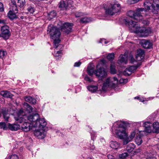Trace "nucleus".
Returning <instances> with one entry per match:
<instances>
[{
	"mask_svg": "<svg viewBox=\"0 0 159 159\" xmlns=\"http://www.w3.org/2000/svg\"><path fill=\"white\" fill-rule=\"evenodd\" d=\"M23 113V111L22 110H20L18 113V115H21L22 116H23V114H22Z\"/></svg>",
	"mask_w": 159,
	"mask_h": 159,
	"instance_id": "obj_53",
	"label": "nucleus"
},
{
	"mask_svg": "<svg viewBox=\"0 0 159 159\" xmlns=\"http://www.w3.org/2000/svg\"><path fill=\"white\" fill-rule=\"evenodd\" d=\"M119 144L116 141H111L110 143V146L113 149H117L119 147Z\"/></svg>",
	"mask_w": 159,
	"mask_h": 159,
	"instance_id": "obj_31",
	"label": "nucleus"
},
{
	"mask_svg": "<svg viewBox=\"0 0 159 159\" xmlns=\"http://www.w3.org/2000/svg\"><path fill=\"white\" fill-rule=\"evenodd\" d=\"M56 16V13L54 11L51 12L49 14V17L51 19H52L55 17Z\"/></svg>",
	"mask_w": 159,
	"mask_h": 159,
	"instance_id": "obj_43",
	"label": "nucleus"
},
{
	"mask_svg": "<svg viewBox=\"0 0 159 159\" xmlns=\"http://www.w3.org/2000/svg\"><path fill=\"white\" fill-rule=\"evenodd\" d=\"M94 75L98 78H102L105 77L107 74L105 69L103 67H100L95 70Z\"/></svg>",
	"mask_w": 159,
	"mask_h": 159,
	"instance_id": "obj_11",
	"label": "nucleus"
},
{
	"mask_svg": "<svg viewBox=\"0 0 159 159\" xmlns=\"http://www.w3.org/2000/svg\"><path fill=\"white\" fill-rule=\"evenodd\" d=\"M1 31L0 37L5 40L8 39L11 35L9 27L7 25L3 26L1 27Z\"/></svg>",
	"mask_w": 159,
	"mask_h": 159,
	"instance_id": "obj_8",
	"label": "nucleus"
},
{
	"mask_svg": "<svg viewBox=\"0 0 159 159\" xmlns=\"http://www.w3.org/2000/svg\"><path fill=\"white\" fill-rule=\"evenodd\" d=\"M154 133H159V122H155L153 124V130Z\"/></svg>",
	"mask_w": 159,
	"mask_h": 159,
	"instance_id": "obj_20",
	"label": "nucleus"
},
{
	"mask_svg": "<svg viewBox=\"0 0 159 159\" xmlns=\"http://www.w3.org/2000/svg\"><path fill=\"white\" fill-rule=\"evenodd\" d=\"M91 21V18L87 17H84L81 18L80 20V22L82 23H86L90 22Z\"/></svg>",
	"mask_w": 159,
	"mask_h": 159,
	"instance_id": "obj_35",
	"label": "nucleus"
},
{
	"mask_svg": "<svg viewBox=\"0 0 159 159\" xmlns=\"http://www.w3.org/2000/svg\"><path fill=\"white\" fill-rule=\"evenodd\" d=\"M4 10L3 5L2 2H0V12L3 11Z\"/></svg>",
	"mask_w": 159,
	"mask_h": 159,
	"instance_id": "obj_48",
	"label": "nucleus"
},
{
	"mask_svg": "<svg viewBox=\"0 0 159 159\" xmlns=\"http://www.w3.org/2000/svg\"><path fill=\"white\" fill-rule=\"evenodd\" d=\"M8 128L11 131H16L20 129V126L17 124H11L9 123Z\"/></svg>",
	"mask_w": 159,
	"mask_h": 159,
	"instance_id": "obj_17",
	"label": "nucleus"
},
{
	"mask_svg": "<svg viewBox=\"0 0 159 159\" xmlns=\"http://www.w3.org/2000/svg\"><path fill=\"white\" fill-rule=\"evenodd\" d=\"M110 71L111 74H114L116 72V67L114 64L111 63L110 66Z\"/></svg>",
	"mask_w": 159,
	"mask_h": 159,
	"instance_id": "obj_34",
	"label": "nucleus"
},
{
	"mask_svg": "<svg viewBox=\"0 0 159 159\" xmlns=\"http://www.w3.org/2000/svg\"><path fill=\"white\" fill-rule=\"evenodd\" d=\"M48 34H49L50 38L53 40L54 48H57L58 46H61V45H58L60 40L59 38L61 35V33L58 29L53 25H48L47 30Z\"/></svg>",
	"mask_w": 159,
	"mask_h": 159,
	"instance_id": "obj_2",
	"label": "nucleus"
},
{
	"mask_svg": "<svg viewBox=\"0 0 159 159\" xmlns=\"http://www.w3.org/2000/svg\"><path fill=\"white\" fill-rule=\"evenodd\" d=\"M25 99L26 101L32 104L35 103L36 102V100L34 98L30 96H25Z\"/></svg>",
	"mask_w": 159,
	"mask_h": 159,
	"instance_id": "obj_23",
	"label": "nucleus"
},
{
	"mask_svg": "<svg viewBox=\"0 0 159 159\" xmlns=\"http://www.w3.org/2000/svg\"><path fill=\"white\" fill-rule=\"evenodd\" d=\"M140 64L138 63L136 66H131L127 68L123 72V75L125 76H129L132 73L134 72L140 66Z\"/></svg>",
	"mask_w": 159,
	"mask_h": 159,
	"instance_id": "obj_9",
	"label": "nucleus"
},
{
	"mask_svg": "<svg viewBox=\"0 0 159 159\" xmlns=\"http://www.w3.org/2000/svg\"><path fill=\"white\" fill-rule=\"evenodd\" d=\"M10 159H18V157L17 155L14 154L11 155Z\"/></svg>",
	"mask_w": 159,
	"mask_h": 159,
	"instance_id": "obj_49",
	"label": "nucleus"
},
{
	"mask_svg": "<svg viewBox=\"0 0 159 159\" xmlns=\"http://www.w3.org/2000/svg\"><path fill=\"white\" fill-rule=\"evenodd\" d=\"M12 5H11V6H13L14 4H15V3H16V2L15 1H12Z\"/></svg>",
	"mask_w": 159,
	"mask_h": 159,
	"instance_id": "obj_59",
	"label": "nucleus"
},
{
	"mask_svg": "<svg viewBox=\"0 0 159 159\" xmlns=\"http://www.w3.org/2000/svg\"><path fill=\"white\" fill-rule=\"evenodd\" d=\"M104 42L105 44H107V42L105 40H104V39H103V40H102V42H101L102 43L103 42Z\"/></svg>",
	"mask_w": 159,
	"mask_h": 159,
	"instance_id": "obj_56",
	"label": "nucleus"
},
{
	"mask_svg": "<svg viewBox=\"0 0 159 159\" xmlns=\"http://www.w3.org/2000/svg\"><path fill=\"white\" fill-rule=\"evenodd\" d=\"M142 45L144 48H149L152 46V44L149 41L144 40L142 42Z\"/></svg>",
	"mask_w": 159,
	"mask_h": 159,
	"instance_id": "obj_18",
	"label": "nucleus"
},
{
	"mask_svg": "<svg viewBox=\"0 0 159 159\" xmlns=\"http://www.w3.org/2000/svg\"><path fill=\"white\" fill-rule=\"evenodd\" d=\"M22 14L23 15H24L23 13H20L18 15V16L20 17V18L21 19H24V16H21V14Z\"/></svg>",
	"mask_w": 159,
	"mask_h": 159,
	"instance_id": "obj_51",
	"label": "nucleus"
},
{
	"mask_svg": "<svg viewBox=\"0 0 159 159\" xmlns=\"http://www.w3.org/2000/svg\"><path fill=\"white\" fill-rule=\"evenodd\" d=\"M0 94L3 97L7 98H10L12 96V94L9 91H1Z\"/></svg>",
	"mask_w": 159,
	"mask_h": 159,
	"instance_id": "obj_22",
	"label": "nucleus"
},
{
	"mask_svg": "<svg viewBox=\"0 0 159 159\" xmlns=\"http://www.w3.org/2000/svg\"><path fill=\"white\" fill-rule=\"evenodd\" d=\"M88 80L89 81V82H91L92 80Z\"/></svg>",
	"mask_w": 159,
	"mask_h": 159,
	"instance_id": "obj_63",
	"label": "nucleus"
},
{
	"mask_svg": "<svg viewBox=\"0 0 159 159\" xmlns=\"http://www.w3.org/2000/svg\"><path fill=\"white\" fill-rule=\"evenodd\" d=\"M146 159H156L154 157H148Z\"/></svg>",
	"mask_w": 159,
	"mask_h": 159,
	"instance_id": "obj_58",
	"label": "nucleus"
},
{
	"mask_svg": "<svg viewBox=\"0 0 159 159\" xmlns=\"http://www.w3.org/2000/svg\"><path fill=\"white\" fill-rule=\"evenodd\" d=\"M23 107L27 112L30 113L32 112V107L27 103L24 102L23 104Z\"/></svg>",
	"mask_w": 159,
	"mask_h": 159,
	"instance_id": "obj_27",
	"label": "nucleus"
},
{
	"mask_svg": "<svg viewBox=\"0 0 159 159\" xmlns=\"http://www.w3.org/2000/svg\"><path fill=\"white\" fill-rule=\"evenodd\" d=\"M6 54V52L3 50H0V58L3 57Z\"/></svg>",
	"mask_w": 159,
	"mask_h": 159,
	"instance_id": "obj_46",
	"label": "nucleus"
},
{
	"mask_svg": "<svg viewBox=\"0 0 159 159\" xmlns=\"http://www.w3.org/2000/svg\"><path fill=\"white\" fill-rule=\"evenodd\" d=\"M117 126L113 128L115 129V132L117 137L120 139L123 140V144L126 145L129 142L131 141L134 138L136 134L135 131L131 132L130 135L127 137V135L125 132V124L124 122L118 121L117 123Z\"/></svg>",
	"mask_w": 159,
	"mask_h": 159,
	"instance_id": "obj_1",
	"label": "nucleus"
},
{
	"mask_svg": "<svg viewBox=\"0 0 159 159\" xmlns=\"http://www.w3.org/2000/svg\"><path fill=\"white\" fill-rule=\"evenodd\" d=\"M144 56V51L141 49L138 50L137 54L136 55V61H140L143 59Z\"/></svg>",
	"mask_w": 159,
	"mask_h": 159,
	"instance_id": "obj_15",
	"label": "nucleus"
},
{
	"mask_svg": "<svg viewBox=\"0 0 159 159\" xmlns=\"http://www.w3.org/2000/svg\"><path fill=\"white\" fill-rule=\"evenodd\" d=\"M16 13L12 11V10H10L7 14L8 17L11 19H13L16 17Z\"/></svg>",
	"mask_w": 159,
	"mask_h": 159,
	"instance_id": "obj_33",
	"label": "nucleus"
},
{
	"mask_svg": "<svg viewBox=\"0 0 159 159\" xmlns=\"http://www.w3.org/2000/svg\"><path fill=\"white\" fill-rule=\"evenodd\" d=\"M105 13L107 15L112 16L118 12L120 9V5L117 4L116 2H112L108 7L104 6Z\"/></svg>",
	"mask_w": 159,
	"mask_h": 159,
	"instance_id": "obj_6",
	"label": "nucleus"
},
{
	"mask_svg": "<svg viewBox=\"0 0 159 159\" xmlns=\"http://www.w3.org/2000/svg\"><path fill=\"white\" fill-rule=\"evenodd\" d=\"M98 88V86L93 85H90L87 87V89L92 93L95 92Z\"/></svg>",
	"mask_w": 159,
	"mask_h": 159,
	"instance_id": "obj_29",
	"label": "nucleus"
},
{
	"mask_svg": "<svg viewBox=\"0 0 159 159\" xmlns=\"http://www.w3.org/2000/svg\"><path fill=\"white\" fill-rule=\"evenodd\" d=\"M120 57V58L118 60L119 62L120 63H124L125 64H126L127 58L125 57V56L123 55H121Z\"/></svg>",
	"mask_w": 159,
	"mask_h": 159,
	"instance_id": "obj_32",
	"label": "nucleus"
},
{
	"mask_svg": "<svg viewBox=\"0 0 159 159\" xmlns=\"http://www.w3.org/2000/svg\"><path fill=\"white\" fill-rule=\"evenodd\" d=\"M129 59L131 63H133L135 61V60L132 55H130L129 57Z\"/></svg>",
	"mask_w": 159,
	"mask_h": 159,
	"instance_id": "obj_47",
	"label": "nucleus"
},
{
	"mask_svg": "<svg viewBox=\"0 0 159 159\" xmlns=\"http://www.w3.org/2000/svg\"><path fill=\"white\" fill-rule=\"evenodd\" d=\"M27 10L28 11V13L32 14L35 12V9L34 5H27Z\"/></svg>",
	"mask_w": 159,
	"mask_h": 159,
	"instance_id": "obj_26",
	"label": "nucleus"
},
{
	"mask_svg": "<svg viewBox=\"0 0 159 159\" xmlns=\"http://www.w3.org/2000/svg\"><path fill=\"white\" fill-rule=\"evenodd\" d=\"M28 120L32 122L34 127H44L47 125V122L44 118H41L38 113L30 114L27 116Z\"/></svg>",
	"mask_w": 159,
	"mask_h": 159,
	"instance_id": "obj_3",
	"label": "nucleus"
},
{
	"mask_svg": "<svg viewBox=\"0 0 159 159\" xmlns=\"http://www.w3.org/2000/svg\"><path fill=\"white\" fill-rule=\"evenodd\" d=\"M81 64V63L80 61H79L78 62H76L75 63L74 65V67H79L80 66Z\"/></svg>",
	"mask_w": 159,
	"mask_h": 159,
	"instance_id": "obj_50",
	"label": "nucleus"
},
{
	"mask_svg": "<svg viewBox=\"0 0 159 159\" xmlns=\"http://www.w3.org/2000/svg\"><path fill=\"white\" fill-rule=\"evenodd\" d=\"M114 57V54L113 53H109L107 56V58L110 61L112 60Z\"/></svg>",
	"mask_w": 159,
	"mask_h": 159,
	"instance_id": "obj_40",
	"label": "nucleus"
},
{
	"mask_svg": "<svg viewBox=\"0 0 159 159\" xmlns=\"http://www.w3.org/2000/svg\"><path fill=\"white\" fill-rule=\"evenodd\" d=\"M150 123L149 122H145L144 123V130L147 133H150L151 132V127L150 125Z\"/></svg>",
	"mask_w": 159,
	"mask_h": 159,
	"instance_id": "obj_21",
	"label": "nucleus"
},
{
	"mask_svg": "<svg viewBox=\"0 0 159 159\" xmlns=\"http://www.w3.org/2000/svg\"><path fill=\"white\" fill-rule=\"evenodd\" d=\"M6 20L0 19V24H5Z\"/></svg>",
	"mask_w": 159,
	"mask_h": 159,
	"instance_id": "obj_52",
	"label": "nucleus"
},
{
	"mask_svg": "<svg viewBox=\"0 0 159 159\" xmlns=\"http://www.w3.org/2000/svg\"><path fill=\"white\" fill-rule=\"evenodd\" d=\"M87 159H92L91 158L88 157Z\"/></svg>",
	"mask_w": 159,
	"mask_h": 159,
	"instance_id": "obj_64",
	"label": "nucleus"
},
{
	"mask_svg": "<svg viewBox=\"0 0 159 159\" xmlns=\"http://www.w3.org/2000/svg\"><path fill=\"white\" fill-rule=\"evenodd\" d=\"M76 17H79L83 15V13L81 12L77 11L75 13Z\"/></svg>",
	"mask_w": 159,
	"mask_h": 159,
	"instance_id": "obj_44",
	"label": "nucleus"
},
{
	"mask_svg": "<svg viewBox=\"0 0 159 159\" xmlns=\"http://www.w3.org/2000/svg\"><path fill=\"white\" fill-rule=\"evenodd\" d=\"M144 8H139L137 9L136 12L130 11L127 12V16L131 19L139 21L143 19V13Z\"/></svg>",
	"mask_w": 159,
	"mask_h": 159,
	"instance_id": "obj_7",
	"label": "nucleus"
},
{
	"mask_svg": "<svg viewBox=\"0 0 159 159\" xmlns=\"http://www.w3.org/2000/svg\"><path fill=\"white\" fill-rule=\"evenodd\" d=\"M112 156L111 155H109L108 156V157L109 158V157H111Z\"/></svg>",
	"mask_w": 159,
	"mask_h": 159,
	"instance_id": "obj_60",
	"label": "nucleus"
},
{
	"mask_svg": "<svg viewBox=\"0 0 159 159\" xmlns=\"http://www.w3.org/2000/svg\"><path fill=\"white\" fill-rule=\"evenodd\" d=\"M10 10H12V11L14 12L15 13H18V9L16 3H15L14 4L11 6Z\"/></svg>",
	"mask_w": 159,
	"mask_h": 159,
	"instance_id": "obj_36",
	"label": "nucleus"
},
{
	"mask_svg": "<svg viewBox=\"0 0 159 159\" xmlns=\"http://www.w3.org/2000/svg\"><path fill=\"white\" fill-rule=\"evenodd\" d=\"M152 0H146L143 2V5L144 10H143L144 12L147 11V10H150L152 12L153 9Z\"/></svg>",
	"mask_w": 159,
	"mask_h": 159,
	"instance_id": "obj_13",
	"label": "nucleus"
},
{
	"mask_svg": "<svg viewBox=\"0 0 159 159\" xmlns=\"http://www.w3.org/2000/svg\"><path fill=\"white\" fill-rule=\"evenodd\" d=\"M61 50L57 51L56 52H55L54 56L56 57L57 59H58L59 58H61Z\"/></svg>",
	"mask_w": 159,
	"mask_h": 159,
	"instance_id": "obj_38",
	"label": "nucleus"
},
{
	"mask_svg": "<svg viewBox=\"0 0 159 159\" xmlns=\"http://www.w3.org/2000/svg\"><path fill=\"white\" fill-rule=\"evenodd\" d=\"M125 24L128 25L129 28L132 30L134 32L137 34H140L141 35L143 27H140L138 25L137 22L136 21H134L131 20H129L128 18L125 19Z\"/></svg>",
	"mask_w": 159,
	"mask_h": 159,
	"instance_id": "obj_5",
	"label": "nucleus"
},
{
	"mask_svg": "<svg viewBox=\"0 0 159 159\" xmlns=\"http://www.w3.org/2000/svg\"><path fill=\"white\" fill-rule=\"evenodd\" d=\"M120 80H127V79H121Z\"/></svg>",
	"mask_w": 159,
	"mask_h": 159,
	"instance_id": "obj_62",
	"label": "nucleus"
},
{
	"mask_svg": "<svg viewBox=\"0 0 159 159\" xmlns=\"http://www.w3.org/2000/svg\"><path fill=\"white\" fill-rule=\"evenodd\" d=\"M17 3L20 7H23L26 3L25 0H18Z\"/></svg>",
	"mask_w": 159,
	"mask_h": 159,
	"instance_id": "obj_37",
	"label": "nucleus"
},
{
	"mask_svg": "<svg viewBox=\"0 0 159 159\" xmlns=\"http://www.w3.org/2000/svg\"><path fill=\"white\" fill-rule=\"evenodd\" d=\"M142 136L139 135L137 136L135 139V142L138 145H140L142 143Z\"/></svg>",
	"mask_w": 159,
	"mask_h": 159,
	"instance_id": "obj_30",
	"label": "nucleus"
},
{
	"mask_svg": "<svg viewBox=\"0 0 159 159\" xmlns=\"http://www.w3.org/2000/svg\"><path fill=\"white\" fill-rule=\"evenodd\" d=\"M114 80H117V78H115V77H114Z\"/></svg>",
	"mask_w": 159,
	"mask_h": 159,
	"instance_id": "obj_61",
	"label": "nucleus"
},
{
	"mask_svg": "<svg viewBox=\"0 0 159 159\" xmlns=\"http://www.w3.org/2000/svg\"><path fill=\"white\" fill-rule=\"evenodd\" d=\"M45 127L43 128H39L40 129L35 130L34 132V135L38 139H43L44 138L46 134Z\"/></svg>",
	"mask_w": 159,
	"mask_h": 159,
	"instance_id": "obj_10",
	"label": "nucleus"
},
{
	"mask_svg": "<svg viewBox=\"0 0 159 159\" xmlns=\"http://www.w3.org/2000/svg\"><path fill=\"white\" fill-rule=\"evenodd\" d=\"M153 9L152 12L153 14L157 15L158 14L157 10L159 9V0H152Z\"/></svg>",
	"mask_w": 159,
	"mask_h": 159,
	"instance_id": "obj_14",
	"label": "nucleus"
},
{
	"mask_svg": "<svg viewBox=\"0 0 159 159\" xmlns=\"http://www.w3.org/2000/svg\"><path fill=\"white\" fill-rule=\"evenodd\" d=\"M95 70H93V68H89V67L87 68V71L88 74L90 75H92L94 74Z\"/></svg>",
	"mask_w": 159,
	"mask_h": 159,
	"instance_id": "obj_39",
	"label": "nucleus"
},
{
	"mask_svg": "<svg viewBox=\"0 0 159 159\" xmlns=\"http://www.w3.org/2000/svg\"><path fill=\"white\" fill-rule=\"evenodd\" d=\"M2 112L5 120L8 121L9 118V117L7 116L8 112V110L6 108H4L2 109Z\"/></svg>",
	"mask_w": 159,
	"mask_h": 159,
	"instance_id": "obj_25",
	"label": "nucleus"
},
{
	"mask_svg": "<svg viewBox=\"0 0 159 159\" xmlns=\"http://www.w3.org/2000/svg\"><path fill=\"white\" fill-rule=\"evenodd\" d=\"M73 24L71 23L66 22L61 27L62 31L68 34L71 31Z\"/></svg>",
	"mask_w": 159,
	"mask_h": 159,
	"instance_id": "obj_12",
	"label": "nucleus"
},
{
	"mask_svg": "<svg viewBox=\"0 0 159 159\" xmlns=\"http://www.w3.org/2000/svg\"><path fill=\"white\" fill-rule=\"evenodd\" d=\"M22 130L25 132L29 131L30 129V124L27 122H24L21 125Z\"/></svg>",
	"mask_w": 159,
	"mask_h": 159,
	"instance_id": "obj_19",
	"label": "nucleus"
},
{
	"mask_svg": "<svg viewBox=\"0 0 159 159\" xmlns=\"http://www.w3.org/2000/svg\"><path fill=\"white\" fill-rule=\"evenodd\" d=\"M23 117H20V116H19L18 117L15 118V120L18 123H21L23 121Z\"/></svg>",
	"mask_w": 159,
	"mask_h": 159,
	"instance_id": "obj_41",
	"label": "nucleus"
},
{
	"mask_svg": "<svg viewBox=\"0 0 159 159\" xmlns=\"http://www.w3.org/2000/svg\"><path fill=\"white\" fill-rule=\"evenodd\" d=\"M128 156V154L127 153H124L120 155L119 157L121 158V159H123V158H124L126 157H127Z\"/></svg>",
	"mask_w": 159,
	"mask_h": 159,
	"instance_id": "obj_45",
	"label": "nucleus"
},
{
	"mask_svg": "<svg viewBox=\"0 0 159 159\" xmlns=\"http://www.w3.org/2000/svg\"><path fill=\"white\" fill-rule=\"evenodd\" d=\"M69 2H66L63 0H61L59 3V7L61 8V9H66L67 7L69 6V4H67V3H71L73 2L71 0H69Z\"/></svg>",
	"mask_w": 159,
	"mask_h": 159,
	"instance_id": "obj_16",
	"label": "nucleus"
},
{
	"mask_svg": "<svg viewBox=\"0 0 159 159\" xmlns=\"http://www.w3.org/2000/svg\"><path fill=\"white\" fill-rule=\"evenodd\" d=\"M91 138H92V139L93 140L94 139V135L95 134H92V133H91Z\"/></svg>",
	"mask_w": 159,
	"mask_h": 159,
	"instance_id": "obj_55",
	"label": "nucleus"
},
{
	"mask_svg": "<svg viewBox=\"0 0 159 159\" xmlns=\"http://www.w3.org/2000/svg\"><path fill=\"white\" fill-rule=\"evenodd\" d=\"M143 29V31L142 34H141V36L146 37L151 33V31L150 29H146L144 27Z\"/></svg>",
	"mask_w": 159,
	"mask_h": 159,
	"instance_id": "obj_24",
	"label": "nucleus"
},
{
	"mask_svg": "<svg viewBox=\"0 0 159 159\" xmlns=\"http://www.w3.org/2000/svg\"><path fill=\"white\" fill-rule=\"evenodd\" d=\"M0 128L4 130H6L7 129V128L5 123L0 122Z\"/></svg>",
	"mask_w": 159,
	"mask_h": 159,
	"instance_id": "obj_42",
	"label": "nucleus"
},
{
	"mask_svg": "<svg viewBox=\"0 0 159 159\" xmlns=\"http://www.w3.org/2000/svg\"><path fill=\"white\" fill-rule=\"evenodd\" d=\"M140 0H132V2L131 3L132 4L138 2Z\"/></svg>",
	"mask_w": 159,
	"mask_h": 159,
	"instance_id": "obj_54",
	"label": "nucleus"
},
{
	"mask_svg": "<svg viewBox=\"0 0 159 159\" xmlns=\"http://www.w3.org/2000/svg\"><path fill=\"white\" fill-rule=\"evenodd\" d=\"M135 145L132 143L129 144L126 147V150L129 152H131L135 148Z\"/></svg>",
	"mask_w": 159,
	"mask_h": 159,
	"instance_id": "obj_28",
	"label": "nucleus"
},
{
	"mask_svg": "<svg viewBox=\"0 0 159 159\" xmlns=\"http://www.w3.org/2000/svg\"><path fill=\"white\" fill-rule=\"evenodd\" d=\"M144 22H144V24H149V22L147 21V20H145V21H144Z\"/></svg>",
	"mask_w": 159,
	"mask_h": 159,
	"instance_id": "obj_57",
	"label": "nucleus"
},
{
	"mask_svg": "<svg viewBox=\"0 0 159 159\" xmlns=\"http://www.w3.org/2000/svg\"><path fill=\"white\" fill-rule=\"evenodd\" d=\"M103 84L101 90L107 91L108 88L115 89L119 84L124 85L127 83L128 80H106Z\"/></svg>",
	"mask_w": 159,
	"mask_h": 159,
	"instance_id": "obj_4",
	"label": "nucleus"
}]
</instances>
